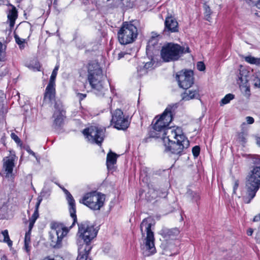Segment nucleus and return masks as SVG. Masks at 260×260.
I'll return each instance as SVG.
<instances>
[{
	"mask_svg": "<svg viewBox=\"0 0 260 260\" xmlns=\"http://www.w3.org/2000/svg\"><path fill=\"white\" fill-rule=\"evenodd\" d=\"M235 98V95L232 93H228L226 94L223 98L221 99L220 102V106L227 104L230 102V101Z\"/></svg>",
	"mask_w": 260,
	"mask_h": 260,
	"instance_id": "obj_27",
	"label": "nucleus"
},
{
	"mask_svg": "<svg viewBox=\"0 0 260 260\" xmlns=\"http://www.w3.org/2000/svg\"><path fill=\"white\" fill-rule=\"evenodd\" d=\"M30 66L35 71H39L41 69V64L38 60H35L31 62Z\"/></svg>",
	"mask_w": 260,
	"mask_h": 260,
	"instance_id": "obj_34",
	"label": "nucleus"
},
{
	"mask_svg": "<svg viewBox=\"0 0 260 260\" xmlns=\"http://www.w3.org/2000/svg\"><path fill=\"white\" fill-rule=\"evenodd\" d=\"M79 238L82 240L85 246H91V241L96 237L99 229L88 221H84L78 223Z\"/></svg>",
	"mask_w": 260,
	"mask_h": 260,
	"instance_id": "obj_5",
	"label": "nucleus"
},
{
	"mask_svg": "<svg viewBox=\"0 0 260 260\" xmlns=\"http://www.w3.org/2000/svg\"><path fill=\"white\" fill-rule=\"evenodd\" d=\"M257 8L260 9V0H258L256 4Z\"/></svg>",
	"mask_w": 260,
	"mask_h": 260,
	"instance_id": "obj_61",
	"label": "nucleus"
},
{
	"mask_svg": "<svg viewBox=\"0 0 260 260\" xmlns=\"http://www.w3.org/2000/svg\"><path fill=\"white\" fill-rule=\"evenodd\" d=\"M51 260H64L62 257L56 256L55 257L51 256Z\"/></svg>",
	"mask_w": 260,
	"mask_h": 260,
	"instance_id": "obj_54",
	"label": "nucleus"
},
{
	"mask_svg": "<svg viewBox=\"0 0 260 260\" xmlns=\"http://www.w3.org/2000/svg\"><path fill=\"white\" fill-rule=\"evenodd\" d=\"M55 84L48 83L44 92V101L52 102L55 100Z\"/></svg>",
	"mask_w": 260,
	"mask_h": 260,
	"instance_id": "obj_18",
	"label": "nucleus"
},
{
	"mask_svg": "<svg viewBox=\"0 0 260 260\" xmlns=\"http://www.w3.org/2000/svg\"><path fill=\"white\" fill-rule=\"evenodd\" d=\"M180 231L178 228L168 229L163 228L160 231L159 234L166 240L175 239L179 234Z\"/></svg>",
	"mask_w": 260,
	"mask_h": 260,
	"instance_id": "obj_16",
	"label": "nucleus"
},
{
	"mask_svg": "<svg viewBox=\"0 0 260 260\" xmlns=\"http://www.w3.org/2000/svg\"><path fill=\"white\" fill-rule=\"evenodd\" d=\"M201 148L200 146L196 145L192 148V153L194 158L199 156L200 153Z\"/></svg>",
	"mask_w": 260,
	"mask_h": 260,
	"instance_id": "obj_33",
	"label": "nucleus"
},
{
	"mask_svg": "<svg viewBox=\"0 0 260 260\" xmlns=\"http://www.w3.org/2000/svg\"><path fill=\"white\" fill-rule=\"evenodd\" d=\"M81 3L85 6H87L89 4V0H80Z\"/></svg>",
	"mask_w": 260,
	"mask_h": 260,
	"instance_id": "obj_55",
	"label": "nucleus"
},
{
	"mask_svg": "<svg viewBox=\"0 0 260 260\" xmlns=\"http://www.w3.org/2000/svg\"><path fill=\"white\" fill-rule=\"evenodd\" d=\"M17 11L16 9L14 7L9 12L8 15V19L10 22V26L11 27H13L14 26L15 20L17 18Z\"/></svg>",
	"mask_w": 260,
	"mask_h": 260,
	"instance_id": "obj_24",
	"label": "nucleus"
},
{
	"mask_svg": "<svg viewBox=\"0 0 260 260\" xmlns=\"http://www.w3.org/2000/svg\"><path fill=\"white\" fill-rule=\"evenodd\" d=\"M256 142L257 145L260 146V137L256 138Z\"/></svg>",
	"mask_w": 260,
	"mask_h": 260,
	"instance_id": "obj_58",
	"label": "nucleus"
},
{
	"mask_svg": "<svg viewBox=\"0 0 260 260\" xmlns=\"http://www.w3.org/2000/svg\"><path fill=\"white\" fill-rule=\"evenodd\" d=\"M88 80L93 92L99 97H104L108 91L110 82L104 76L98 62H90L88 65Z\"/></svg>",
	"mask_w": 260,
	"mask_h": 260,
	"instance_id": "obj_2",
	"label": "nucleus"
},
{
	"mask_svg": "<svg viewBox=\"0 0 260 260\" xmlns=\"http://www.w3.org/2000/svg\"><path fill=\"white\" fill-rule=\"evenodd\" d=\"M26 150L27 151V152L30 154V155H31L35 157H36V154L35 153L32 151L29 147H28L26 149Z\"/></svg>",
	"mask_w": 260,
	"mask_h": 260,
	"instance_id": "obj_50",
	"label": "nucleus"
},
{
	"mask_svg": "<svg viewBox=\"0 0 260 260\" xmlns=\"http://www.w3.org/2000/svg\"><path fill=\"white\" fill-rule=\"evenodd\" d=\"M52 228L53 230L50 235V245L54 248H60L62 246V239L67 235L69 230L66 227L61 228L58 226L54 229L53 226Z\"/></svg>",
	"mask_w": 260,
	"mask_h": 260,
	"instance_id": "obj_13",
	"label": "nucleus"
},
{
	"mask_svg": "<svg viewBox=\"0 0 260 260\" xmlns=\"http://www.w3.org/2000/svg\"><path fill=\"white\" fill-rule=\"evenodd\" d=\"M16 43L19 46L20 49H23L25 47V40L21 39L17 35H14Z\"/></svg>",
	"mask_w": 260,
	"mask_h": 260,
	"instance_id": "obj_32",
	"label": "nucleus"
},
{
	"mask_svg": "<svg viewBox=\"0 0 260 260\" xmlns=\"http://www.w3.org/2000/svg\"><path fill=\"white\" fill-rule=\"evenodd\" d=\"M178 31L179 25L177 21L173 16L168 15L165 19L164 32L170 34Z\"/></svg>",
	"mask_w": 260,
	"mask_h": 260,
	"instance_id": "obj_15",
	"label": "nucleus"
},
{
	"mask_svg": "<svg viewBox=\"0 0 260 260\" xmlns=\"http://www.w3.org/2000/svg\"><path fill=\"white\" fill-rule=\"evenodd\" d=\"M3 76L2 75L0 74V82L3 80Z\"/></svg>",
	"mask_w": 260,
	"mask_h": 260,
	"instance_id": "obj_62",
	"label": "nucleus"
},
{
	"mask_svg": "<svg viewBox=\"0 0 260 260\" xmlns=\"http://www.w3.org/2000/svg\"><path fill=\"white\" fill-rule=\"evenodd\" d=\"M3 44L0 42V61H3L5 58V52L3 50Z\"/></svg>",
	"mask_w": 260,
	"mask_h": 260,
	"instance_id": "obj_36",
	"label": "nucleus"
},
{
	"mask_svg": "<svg viewBox=\"0 0 260 260\" xmlns=\"http://www.w3.org/2000/svg\"><path fill=\"white\" fill-rule=\"evenodd\" d=\"M12 139L18 144L21 143V140L14 133L11 134Z\"/></svg>",
	"mask_w": 260,
	"mask_h": 260,
	"instance_id": "obj_38",
	"label": "nucleus"
},
{
	"mask_svg": "<svg viewBox=\"0 0 260 260\" xmlns=\"http://www.w3.org/2000/svg\"><path fill=\"white\" fill-rule=\"evenodd\" d=\"M2 234L4 236V242L5 243H7V244L9 247L12 246V241L10 239L8 230H5L2 231L1 235Z\"/></svg>",
	"mask_w": 260,
	"mask_h": 260,
	"instance_id": "obj_29",
	"label": "nucleus"
},
{
	"mask_svg": "<svg viewBox=\"0 0 260 260\" xmlns=\"http://www.w3.org/2000/svg\"><path fill=\"white\" fill-rule=\"evenodd\" d=\"M186 197L190 200L192 202L196 203L197 205L200 200V194L199 192L193 191L190 189L188 188L186 192Z\"/></svg>",
	"mask_w": 260,
	"mask_h": 260,
	"instance_id": "obj_21",
	"label": "nucleus"
},
{
	"mask_svg": "<svg viewBox=\"0 0 260 260\" xmlns=\"http://www.w3.org/2000/svg\"><path fill=\"white\" fill-rule=\"evenodd\" d=\"M194 73L191 70H182L178 72L175 76L178 86L185 90L192 87L194 84Z\"/></svg>",
	"mask_w": 260,
	"mask_h": 260,
	"instance_id": "obj_10",
	"label": "nucleus"
},
{
	"mask_svg": "<svg viewBox=\"0 0 260 260\" xmlns=\"http://www.w3.org/2000/svg\"><path fill=\"white\" fill-rule=\"evenodd\" d=\"M176 108V105H169L159 117L156 116L148 135L150 138L161 139L165 151L178 157L182 154L183 149L189 147V141L180 127L172 129L169 126L173 120V111Z\"/></svg>",
	"mask_w": 260,
	"mask_h": 260,
	"instance_id": "obj_1",
	"label": "nucleus"
},
{
	"mask_svg": "<svg viewBox=\"0 0 260 260\" xmlns=\"http://www.w3.org/2000/svg\"><path fill=\"white\" fill-rule=\"evenodd\" d=\"M245 95L248 98L250 95V88L249 87H247L246 88L245 91Z\"/></svg>",
	"mask_w": 260,
	"mask_h": 260,
	"instance_id": "obj_49",
	"label": "nucleus"
},
{
	"mask_svg": "<svg viewBox=\"0 0 260 260\" xmlns=\"http://www.w3.org/2000/svg\"><path fill=\"white\" fill-rule=\"evenodd\" d=\"M245 61L247 62L256 66H260V58H256L251 55L245 57Z\"/></svg>",
	"mask_w": 260,
	"mask_h": 260,
	"instance_id": "obj_25",
	"label": "nucleus"
},
{
	"mask_svg": "<svg viewBox=\"0 0 260 260\" xmlns=\"http://www.w3.org/2000/svg\"><path fill=\"white\" fill-rule=\"evenodd\" d=\"M237 81L240 86L246 84L249 81L248 72L246 70L240 71Z\"/></svg>",
	"mask_w": 260,
	"mask_h": 260,
	"instance_id": "obj_23",
	"label": "nucleus"
},
{
	"mask_svg": "<svg viewBox=\"0 0 260 260\" xmlns=\"http://www.w3.org/2000/svg\"><path fill=\"white\" fill-rule=\"evenodd\" d=\"M182 100L184 101H189L192 99H200V95L199 89L198 87L192 88L190 90H185V91L181 94Z\"/></svg>",
	"mask_w": 260,
	"mask_h": 260,
	"instance_id": "obj_17",
	"label": "nucleus"
},
{
	"mask_svg": "<svg viewBox=\"0 0 260 260\" xmlns=\"http://www.w3.org/2000/svg\"><path fill=\"white\" fill-rule=\"evenodd\" d=\"M130 123L128 116H125L121 110L117 109L112 113L111 125L115 128L125 131L129 127Z\"/></svg>",
	"mask_w": 260,
	"mask_h": 260,
	"instance_id": "obj_11",
	"label": "nucleus"
},
{
	"mask_svg": "<svg viewBox=\"0 0 260 260\" xmlns=\"http://www.w3.org/2000/svg\"><path fill=\"white\" fill-rule=\"evenodd\" d=\"M246 122L248 124H251L254 123V119L251 116H247L246 117Z\"/></svg>",
	"mask_w": 260,
	"mask_h": 260,
	"instance_id": "obj_45",
	"label": "nucleus"
},
{
	"mask_svg": "<svg viewBox=\"0 0 260 260\" xmlns=\"http://www.w3.org/2000/svg\"><path fill=\"white\" fill-rule=\"evenodd\" d=\"M39 216V211L35 210L33 214L32 215L31 217L29 218V220L36 222V220L38 219Z\"/></svg>",
	"mask_w": 260,
	"mask_h": 260,
	"instance_id": "obj_37",
	"label": "nucleus"
},
{
	"mask_svg": "<svg viewBox=\"0 0 260 260\" xmlns=\"http://www.w3.org/2000/svg\"><path fill=\"white\" fill-rule=\"evenodd\" d=\"M77 47L79 49H82L83 48H84L85 47V45L84 43H83L81 45H79V44H77Z\"/></svg>",
	"mask_w": 260,
	"mask_h": 260,
	"instance_id": "obj_56",
	"label": "nucleus"
},
{
	"mask_svg": "<svg viewBox=\"0 0 260 260\" xmlns=\"http://www.w3.org/2000/svg\"><path fill=\"white\" fill-rule=\"evenodd\" d=\"M42 260H51V256H47L45 257Z\"/></svg>",
	"mask_w": 260,
	"mask_h": 260,
	"instance_id": "obj_59",
	"label": "nucleus"
},
{
	"mask_svg": "<svg viewBox=\"0 0 260 260\" xmlns=\"http://www.w3.org/2000/svg\"><path fill=\"white\" fill-rule=\"evenodd\" d=\"M118 156L119 155L111 150L108 153L106 158V165L109 170H111L114 168V165L116 164Z\"/></svg>",
	"mask_w": 260,
	"mask_h": 260,
	"instance_id": "obj_19",
	"label": "nucleus"
},
{
	"mask_svg": "<svg viewBox=\"0 0 260 260\" xmlns=\"http://www.w3.org/2000/svg\"><path fill=\"white\" fill-rule=\"evenodd\" d=\"M152 191V199H155L157 196H159L160 198H166L167 196V192L166 190L161 191V190H150L148 193H150Z\"/></svg>",
	"mask_w": 260,
	"mask_h": 260,
	"instance_id": "obj_26",
	"label": "nucleus"
},
{
	"mask_svg": "<svg viewBox=\"0 0 260 260\" xmlns=\"http://www.w3.org/2000/svg\"><path fill=\"white\" fill-rule=\"evenodd\" d=\"M254 166L246 178V194L242 198L245 204H249L260 188V156L253 159Z\"/></svg>",
	"mask_w": 260,
	"mask_h": 260,
	"instance_id": "obj_3",
	"label": "nucleus"
},
{
	"mask_svg": "<svg viewBox=\"0 0 260 260\" xmlns=\"http://www.w3.org/2000/svg\"><path fill=\"white\" fill-rule=\"evenodd\" d=\"M127 54V53L125 52H120L118 54V56H117V59L119 60L120 59H121L122 58H123L125 55Z\"/></svg>",
	"mask_w": 260,
	"mask_h": 260,
	"instance_id": "obj_47",
	"label": "nucleus"
},
{
	"mask_svg": "<svg viewBox=\"0 0 260 260\" xmlns=\"http://www.w3.org/2000/svg\"><path fill=\"white\" fill-rule=\"evenodd\" d=\"M190 49L186 47L173 43H169L162 47L160 55L162 59L166 62L178 60L184 54L189 53Z\"/></svg>",
	"mask_w": 260,
	"mask_h": 260,
	"instance_id": "obj_4",
	"label": "nucleus"
},
{
	"mask_svg": "<svg viewBox=\"0 0 260 260\" xmlns=\"http://www.w3.org/2000/svg\"><path fill=\"white\" fill-rule=\"evenodd\" d=\"M1 260H8L7 256L5 255H3L1 257Z\"/></svg>",
	"mask_w": 260,
	"mask_h": 260,
	"instance_id": "obj_60",
	"label": "nucleus"
},
{
	"mask_svg": "<svg viewBox=\"0 0 260 260\" xmlns=\"http://www.w3.org/2000/svg\"><path fill=\"white\" fill-rule=\"evenodd\" d=\"M2 234L4 236V242L5 243H7V244L9 247L12 246V241L10 239L8 230H5L2 231L1 235Z\"/></svg>",
	"mask_w": 260,
	"mask_h": 260,
	"instance_id": "obj_30",
	"label": "nucleus"
},
{
	"mask_svg": "<svg viewBox=\"0 0 260 260\" xmlns=\"http://www.w3.org/2000/svg\"><path fill=\"white\" fill-rule=\"evenodd\" d=\"M92 249L91 246H84L78 248V255L77 260H86L88 255Z\"/></svg>",
	"mask_w": 260,
	"mask_h": 260,
	"instance_id": "obj_20",
	"label": "nucleus"
},
{
	"mask_svg": "<svg viewBox=\"0 0 260 260\" xmlns=\"http://www.w3.org/2000/svg\"><path fill=\"white\" fill-rule=\"evenodd\" d=\"M14 166V160L12 158H8L4 164V169L6 172L7 176L11 174Z\"/></svg>",
	"mask_w": 260,
	"mask_h": 260,
	"instance_id": "obj_22",
	"label": "nucleus"
},
{
	"mask_svg": "<svg viewBox=\"0 0 260 260\" xmlns=\"http://www.w3.org/2000/svg\"><path fill=\"white\" fill-rule=\"evenodd\" d=\"M239 185V182L238 180H235L234 184L233 186V193H236V190L238 189Z\"/></svg>",
	"mask_w": 260,
	"mask_h": 260,
	"instance_id": "obj_43",
	"label": "nucleus"
},
{
	"mask_svg": "<svg viewBox=\"0 0 260 260\" xmlns=\"http://www.w3.org/2000/svg\"><path fill=\"white\" fill-rule=\"evenodd\" d=\"M35 222L33 221H31L29 220V226H28V230L27 232H29L31 233V230L34 225Z\"/></svg>",
	"mask_w": 260,
	"mask_h": 260,
	"instance_id": "obj_46",
	"label": "nucleus"
},
{
	"mask_svg": "<svg viewBox=\"0 0 260 260\" xmlns=\"http://www.w3.org/2000/svg\"><path fill=\"white\" fill-rule=\"evenodd\" d=\"M63 190L66 195V199L69 205V211L70 214V216L73 220L72 225L69 227V229H71L75 226L76 223H77L76 203L71 193L65 188H63Z\"/></svg>",
	"mask_w": 260,
	"mask_h": 260,
	"instance_id": "obj_14",
	"label": "nucleus"
},
{
	"mask_svg": "<svg viewBox=\"0 0 260 260\" xmlns=\"http://www.w3.org/2000/svg\"><path fill=\"white\" fill-rule=\"evenodd\" d=\"M5 137H3L2 138V140L3 142L5 141Z\"/></svg>",
	"mask_w": 260,
	"mask_h": 260,
	"instance_id": "obj_64",
	"label": "nucleus"
},
{
	"mask_svg": "<svg viewBox=\"0 0 260 260\" xmlns=\"http://www.w3.org/2000/svg\"><path fill=\"white\" fill-rule=\"evenodd\" d=\"M247 134L245 132H241L237 134V139L242 144H245L247 142L246 137Z\"/></svg>",
	"mask_w": 260,
	"mask_h": 260,
	"instance_id": "obj_28",
	"label": "nucleus"
},
{
	"mask_svg": "<svg viewBox=\"0 0 260 260\" xmlns=\"http://www.w3.org/2000/svg\"><path fill=\"white\" fill-rule=\"evenodd\" d=\"M254 85L255 87L260 88V77L255 78L254 80Z\"/></svg>",
	"mask_w": 260,
	"mask_h": 260,
	"instance_id": "obj_44",
	"label": "nucleus"
},
{
	"mask_svg": "<svg viewBox=\"0 0 260 260\" xmlns=\"http://www.w3.org/2000/svg\"><path fill=\"white\" fill-rule=\"evenodd\" d=\"M54 111L52 115L54 118L52 127L56 130L60 129L66 118V111L60 103L55 102Z\"/></svg>",
	"mask_w": 260,
	"mask_h": 260,
	"instance_id": "obj_12",
	"label": "nucleus"
},
{
	"mask_svg": "<svg viewBox=\"0 0 260 260\" xmlns=\"http://www.w3.org/2000/svg\"><path fill=\"white\" fill-rule=\"evenodd\" d=\"M104 201L105 197L103 194L88 192L84 195L80 203L92 210H98L103 206Z\"/></svg>",
	"mask_w": 260,
	"mask_h": 260,
	"instance_id": "obj_8",
	"label": "nucleus"
},
{
	"mask_svg": "<svg viewBox=\"0 0 260 260\" xmlns=\"http://www.w3.org/2000/svg\"><path fill=\"white\" fill-rule=\"evenodd\" d=\"M152 66V63L151 62H148L146 63V64L144 65V67L145 69H147L151 67Z\"/></svg>",
	"mask_w": 260,
	"mask_h": 260,
	"instance_id": "obj_53",
	"label": "nucleus"
},
{
	"mask_svg": "<svg viewBox=\"0 0 260 260\" xmlns=\"http://www.w3.org/2000/svg\"><path fill=\"white\" fill-rule=\"evenodd\" d=\"M152 224L150 218L144 219L140 224V230L143 237H145V233L146 237L145 239V246L146 249L148 251L150 254L156 252L154 246V233L151 230Z\"/></svg>",
	"mask_w": 260,
	"mask_h": 260,
	"instance_id": "obj_6",
	"label": "nucleus"
},
{
	"mask_svg": "<svg viewBox=\"0 0 260 260\" xmlns=\"http://www.w3.org/2000/svg\"><path fill=\"white\" fill-rule=\"evenodd\" d=\"M253 233V230L251 229H249L247 232V234L248 236H251Z\"/></svg>",
	"mask_w": 260,
	"mask_h": 260,
	"instance_id": "obj_57",
	"label": "nucleus"
},
{
	"mask_svg": "<svg viewBox=\"0 0 260 260\" xmlns=\"http://www.w3.org/2000/svg\"><path fill=\"white\" fill-rule=\"evenodd\" d=\"M42 197L41 196H39L37 198V202L36 204V206H35V211H39V207H40V204L41 203V202L42 201Z\"/></svg>",
	"mask_w": 260,
	"mask_h": 260,
	"instance_id": "obj_40",
	"label": "nucleus"
},
{
	"mask_svg": "<svg viewBox=\"0 0 260 260\" xmlns=\"http://www.w3.org/2000/svg\"><path fill=\"white\" fill-rule=\"evenodd\" d=\"M105 128L91 126L83 129L82 133L89 141L101 145L105 138Z\"/></svg>",
	"mask_w": 260,
	"mask_h": 260,
	"instance_id": "obj_9",
	"label": "nucleus"
},
{
	"mask_svg": "<svg viewBox=\"0 0 260 260\" xmlns=\"http://www.w3.org/2000/svg\"><path fill=\"white\" fill-rule=\"evenodd\" d=\"M30 234L29 232H26L25 235L24 243H30Z\"/></svg>",
	"mask_w": 260,
	"mask_h": 260,
	"instance_id": "obj_41",
	"label": "nucleus"
},
{
	"mask_svg": "<svg viewBox=\"0 0 260 260\" xmlns=\"http://www.w3.org/2000/svg\"><path fill=\"white\" fill-rule=\"evenodd\" d=\"M59 67L56 66L53 69L51 75L50 76L49 81L48 83H50L52 84H55V80L57 76V71L58 70Z\"/></svg>",
	"mask_w": 260,
	"mask_h": 260,
	"instance_id": "obj_31",
	"label": "nucleus"
},
{
	"mask_svg": "<svg viewBox=\"0 0 260 260\" xmlns=\"http://www.w3.org/2000/svg\"><path fill=\"white\" fill-rule=\"evenodd\" d=\"M77 95L80 101L83 100L86 97V94L83 93H79Z\"/></svg>",
	"mask_w": 260,
	"mask_h": 260,
	"instance_id": "obj_48",
	"label": "nucleus"
},
{
	"mask_svg": "<svg viewBox=\"0 0 260 260\" xmlns=\"http://www.w3.org/2000/svg\"><path fill=\"white\" fill-rule=\"evenodd\" d=\"M206 16H208V15L209 16L211 14V10L209 6L206 7Z\"/></svg>",
	"mask_w": 260,
	"mask_h": 260,
	"instance_id": "obj_51",
	"label": "nucleus"
},
{
	"mask_svg": "<svg viewBox=\"0 0 260 260\" xmlns=\"http://www.w3.org/2000/svg\"><path fill=\"white\" fill-rule=\"evenodd\" d=\"M197 69L200 71H204L205 69V65L203 61H199L197 64Z\"/></svg>",
	"mask_w": 260,
	"mask_h": 260,
	"instance_id": "obj_35",
	"label": "nucleus"
},
{
	"mask_svg": "<svg viewBox=\"0 0 260 260\" xmlns=\"http://www.w3.org/2000/svg\"><path fill=\"white\" fill-rule=\"evenodd\" d=\"M260 220V214L255 216L253 218V221L254 222H257Z\"/></svg>",
	"mask_w": 260,
	"mask_h": 260,
	"instance_id": "obj_52",
	"label": "nucleus"
},
{
	"mask_svg": "<svg viewBox=\"0 0 260 260\" xmlns=\"http://www.w3.org/2000/svg\"><path fill=\"white\" fill-rule=\"evenodd\" d=\"M119 43L126 45L133 42L138 36L137 27L132 23L124 22L117 33Z\"/></svg>",
	"mask_w": 260,
	"mask_h": 260,
	"instance_id": "obj_7",
	"label": "nucleus"
},
{
	"mask_svg": "<svg viewBox=\"0 0 260 260\" xmlns=\"http://www.w3.org/2000/svg\"><path fill=\"white\" fill-rule=\"evenodd\" d=\"M148 171H149V169L147 168L142 167L141 169V171H140L141 176L142 177L143 176H144V177H147Z\"/></svg>",
	"mask_w": 260,
	"mask_h": 260,
	"instance_id": "obj_39",
	"label": "nucleus"
},
{
	"mask_svg": "<svg viewBox=\"0 0 260 260\" xmlns=\"http://www.w3.org/2000/svg\"><path fill=\"white\" fill-rule=\"evenodd\" d=\"M30 243H24V250L28 253L29 254L30 251L31 247L29 245Z\"/></svg>",
	"mask_w": 260,
	"mask_h": 260,
	"instance_id": "obj_42",
	"label": "nucleus"
},
{
	"mask_svg": "<svg viewBox=\"0 0 260 260\" xmlns=\"http://www.w3.org/2000/svg\"><path fill=\"white\" fill-rule=\"evenodd\" d=\"M207 17L206 19L208 21H209V18H210V15L209 17V15L208 16H206Z\"/></svg>",
	"mask_w": 260,
	"mask_h": 260,
	"instance_id": "obj_63",
	"label": "nucleus"
}]
</instances>
